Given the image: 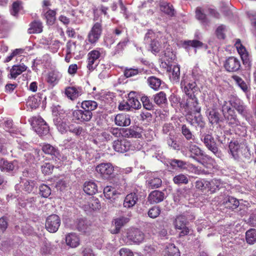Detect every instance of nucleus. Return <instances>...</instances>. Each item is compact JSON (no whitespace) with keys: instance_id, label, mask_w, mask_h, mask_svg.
<instances>
[{"instance_id":"1","label":"nucleus","mask_w":256,"mask_h":256,"mask_svg":"<svg viewBox=\"0 0 256 256\" xmlns=\"http://www.w3.org/2000/svg\"><path fill=\"white\" fill-rule=\"evenodd\" d=\"M229 102L239 114L246 121H250L252 118L250 110L243 100L236 96L232 95L230 96Z\"/></svg>"},{"instance_id":"2","label":"nucleus","mask_w":256,"mask_h":256,"mask_svg":"<svg viewBox=\"0 0 256 256\" xmlns=\"http://www.w3.org/2000/svg\"><path fill=\"white\" fill-rule=\"evenodd\" d=\"M180 104L182 108L188 112L199 114L201 110L200 107L198 106V100L196 95L183 96Z\"/></svg>"},{"instance_id":"3","label":"nucleus","mask_w":256,"mask_h":256,"mask_svg":"<svg viewBox=\"0 0 256 256\" xmlns=\"http://www.w3.org/2000/svg\"><path fill=\"white\" fill-rule=\"evenodd\" d=\"M181 88L185 94V96L196 95L199 91V88L195 81L190 80L188 76H184L180 82Z\"/></svg>"},{"instance_id":"4","label":"nucleus","mask_w":256,"mask_h":256,"mask_svg":"<svg viewBox=\"0 0 256 256\" xmlns=\"http://www.w3.org/2000/svg\"><path fill=\"white\" fill-rule=\"evenodd\" d=\"M201 140L208 149L210 150L216 157L222 158L223 154L218 148L214 137L209 134H204L201 136Z\"/></svg>"},{"instance_id":"5","label":"nucleus","mask_w":256,"mask_h":256,"mask_svg":"<svg viewBox=\"0 0 256 256\" xmlns=\"http://www.w3.org/2000/svg\"><path fill=\"white\" fill-rule=\"evenodd\" d=\"M32 125L35 132L40 136L46 135L49 132V126L41 117H33Z\"/></svg>"},{"instance_id":"6","label":"nucleus","mask_w":256,"mask_h":256,"mask_svg":"<svg viewBox=\"0 0 256 256\" xmlns=\"http://www.w3.org/2000/svg\"><path fill=\"white\" fill-rule=\"evenodd\" d=\"M54 123L58 130L62 134L68 131V116L64 113H59L53 119Z\"/></svg>"},{"instance_id":"7","label":"nucleus","mask_w":256,"mask_h":256,"mask_svg":"<svg viewBox=\"0 0 256 256\" xmlns=\"http://www.w3.org/2000/svg\"><path fill=\"white\" fill-rule=\"evenodd\" d=\"M226 109V112L223 114L226 123L232 128L240 126V121L235 111L230 106H227Z\"/></svg>"},{"instance_id":"8","label":"nucleus","mask_w":256,"mask_h":256,"mask_svg":"<svg viewBox=\"0 0 256 256\" xmlns=\"http://www.w3.org/2000/svg\"><path fill=\"white\" fill-rule=\"evenodd\" d=\"M114 150L118 152L124 153L130 150H134L131 142L126 139L117 140L112 143Z\"/></svg>"},{"instance_id":"9","label":"nucleus","mask_w":256,"mask_h":256,"mask_svg":"<svg viewBox=\"0 0 256 256\" xmlns=\"http://www.w3.org/2000/svg\"><path fill=\"white\" fill-rule=\"evenodd\" d=\"M220 182L216 180L209 182L205 180H199L196 182L195 186L196 188L204 190L206 188H210V190L212 192H214L216 189H219V185Z\"/></svg>"},{"instance_id":"10","label":"nucleus","mask_w":256,"mask_h":256,"mask_svg":"<svg viewBox=\"0 0 256 256\" xmlns=\"http://www.w3.org/2000/svg\"><path fill=\"white\" fill-rule=\"evenodd\" d=\"M96 172L105 179L110 178L114 174V168L110 162L102 163L96 168Z\"/></svg>"},{"instance_id":"11","label":"nucleus","mask_w":256,"mask_h":256,"mask_svg":"<svg viewBox=\"0 0 256 256\" xmlns=\"http://www.w3.org/2000/svg\"><path fill=\"white\" fill-rule=\"evenodd\" d=\"M60 224V220L56 214H52L48 216L46 222V229L50 232H56L58 230Z\"/></svg>"},{"instance_id":"12","label":"nucleus","mask_w":256,"mask_h":256,"mask_svg":"<svg viewBox=\"0 0 256 256\" xmlns=\"http://www.w3.org/2000/svg\"><path fill=\"white\" fill-rule=\"evenodd\" d=\"M174 225L176 230H180V236H184L188 234L190 230L186 226V220L185 216L180 215L177 216L174 222Z\"/></svg>"},{"instance_id":"13","label":"nucleus","mask_w":256,"mask_h":256,"mask_svg":"<svg viewBox=\"0 0 256 256\" xmlns=\"http://www.w3.org/2000/svg\"><path fill=\"white\" fill-rule=\"evenodd\" d=\"M224 66L228 72H236L240 70V60L234 56H230L224 62Z\"/></svg>"},{"instance_id":"14","label":"nucleus","mask_w":256,"mask_h":256,"mask_svg":"<svg viewBox=\"0 0 256 256\" xmlns=\"http://www.w3.org/2000/svg\"><path fill=\"white\" fill-rule=\"evenodd\" d=\"M100 56V52L98 50H92L88 52V54L87 68L92 70H94L99 64V58Z\"/></svg>"},{"instance_id":"15","label":"nucleus","mask_w":256,"mask_h":256,"mask_svg":"<svg viewBox=\"0 0 256 256\" xmlns=\"http://www.w3.org/2000/svg\"><path fill=\"white\" fill-rule=\"evenodd\" d=\"M102 32V24L99 22L94 24L88 36L89 42L92 44L96 43L100 38Z\"/></svg>"},{"instance_id":"16","label":"nucleus","mask_w":256,"mask_h":256,"mask_svg":"<svg viewBox=\"0 0 256 256\" xmlns=\"http://www.w3.org/2000/svg\"><path fill=\"white\" fill-rule=\"evenodd\" d=\"M128 239L134 244H140L143 242L144 234L138 229H132L127 232Z\"/></svg>"},{"instance_id":"17","label":"nucleus","mask_w":256,"mask_h":256,"mask_svg":"<svg viewBox=\"0 0 256 256\" xmlns=\"http://www.w3.org/2000/svg\"><path fill=\"white\" fill-rule=\"evenodd\" d=\"M42 150L46 154L50 155L55 161L58 162L60 160L62 156L57 148L48 144H44L42 146Z\"/></svg>"},{"instance_id":"18","label":"nucleus","mask_w":256,"mask_h":256,"mask_svg":"<svg viewBox=\"0 0 256 256\" xmlns=\"http://www.w3.org/2000/svg\"><path fill=\"white\" fill-rule=\"evenodd\" d=\"M122 138H140L142 137V131L138 126H130L128 128H122Z\"/></svg>"},{"instance_id":"19","label":"nucleus","mask_w":256,"mask_h":256,"mask_svg":"<svg viewBox=\"0 0 256 256\" xmlns=\"http://www.w3.org/2000/svg\"><path fill=\"white\" fill-rule=\"evenodd\" d=\"M73 116L75 119L80 122H86L91 120L92 114L90 110H77L73 112Z\"/></svg>"},{"instance_id":"20","label":"nucleus","mask_w":256,"mask_h":256,"mask_svg":"<svg viewBox=\"0 0 256 256\" xmlns=\"http://www.w3.org/2000/svg\"><path fill=\"white\" fill-rule=\"evenodd\" d=\"M83 93L82 89L78 86H68L65 88V94L72 100L76 99Z\"/></svg>"},{"instance_id":"21","label":"nucleus","mask_w":256,"mask_h":256,"mask_svg":"<svg viewBox=\"0 0 256 256\" xmlns=\"http://www.w3.org/2000/svg\"><path fill=\"white\" fill-rule=\"evenodd\" d=\"M165 197V194L164 192L154 190L149 194L148 201L151 204H158L163 201Z\"/></svg>"},{"instance_id":"22","label":"nucleus","mask_w":256,"mask_h":256,"mask_svg":"<svg viewBox=\"0 0 256 256\" xmlns=\"http://www.w3.org/2000/svg\"><path fill=\"white\" fill-rule=\"evenodd\" d=\"M115 124L120 126H126L130 124L131 120L130 115L120 114L115 116Z\"/></svg>"},{"instance_id":"23","label":"nucleus","mask_w":256,"mask_h":256,"mask_svg":"<svg viewBox=\"0 0 256 256\" xmlns=\"http://www.w3.org/2000/svg\"><path fill=\"white\" fill-rule=\"evenodd\" d=\"M130 220V218L127 216H120L115 219L114 222L116 228L112 232V234H116L120 232V228L126 224Z\"/></svg>"},{"instance_id":"24","label":"nucleus","mask_w":256,"mask_h":256,"mask_svg":"<svg viewBox=\"0 0 256 256\" xmlns=\"http://www.w3.org/2000/svg\"><path fill=\"white\" fill-rule=\"evenodd\" d=\"M190 153V157L196 160L205 156L204 152L197 146L190 144L188 148Z\"/></svg>"},{"instance_id":"25","label":"nucleus","mask_w":256,"mask_h":256,"mask_svg":"<svg viewBox=\"0 0 256 256\" xmlns=\"http://www.w3.org/2000/svg\"><path fill=\"white\" fill-rule=\"evenodd\" d=\"M42 98L38 94L29 96L26 100V106L32 110L36 108L40 105Z\"/></svg>"},{"instance_id":"26","label":"nucleus","mask_w":256,"mask_h":256,"mask_svg":"<svg viewBox=\"0 0 256 256\" xmlns=\"http://www.w3.org/2000/svg\"><path fill=\"white\" fill-rule=\"evenodd\" d=\"M42 13H44V18L46 19L47 24L50 26L52 25L56 20V10L44 8L42 10Z\"/></svg>"},{"instance_id":"27","label":"nucleus","mask_w":256,"mask_h":256,"mask_svg":"<svg viewBox=\"0 0 256 256\" xmlns=\"http://www.w3.org/2000/svg\"><path fill=\"white\" fill-rule=\"evenodd\" d=\"M24 184L22 190L28 193L34 194L37 192L38 186L36 182L32 180H24L22 182Z\"/></svg>"},{"instance_id":"28","label":"nucleus","mask_w":256,"mask_h":256,"mask_svg":"<svg viewBox=\"0 0 256 256\" xmlns=\"http://www.w3.org/2000/svg\"><path fill=\"white\" fill-rule=\"evenodd\" d=\"M138 199V196L135 192L129 194L124 198V206L127 208H132L136 204Z\"/></svg>"},{"instance_id":"29","label":"nucleus","mask_w":256,"mask_h":256,"mask_svg":"<svg viewBox=\"0 0 256 256\" xmlns=\"http://www.w3.org/2000/svg\"><path fill=\"white\" fill-rule=\"evenodd\" d=\"M27 67L24 64L14 65L10 70V78L16 79L22 72L26 70Z\"/></svg>"},{"instance_id":"30","label":"nucleus","mask_w":256,"mask_h":256,"mask_svg":"<svg viewBox=\"0 0 256 256\" xmlns=\"http://www.w3.org/2000/svg\"><path fill=\"white\" fill-rule=\"evenodd\" d=\"M62 77L60 72L57 71H51L48 74L46 82L51 85L54 86L57 84Z\"/></svg>"},{"instance_id":"31","label":"nucleus","mask_w":256,"mask_h":256,"mask_svg":"<svg viewBox=\"0 0 256 256\" xmlns=\"http://www.w3.org/2000/svg\"><path fill=\"white\" fill-rule=\"evenodd\" d=\"M29 26L28 32L30 34L40 33L42 31V24L40 20H35L30 22Z\"/></svg>"},{"instance_id":"32","label":"nucleus","mask_w":256,"mask_h":256,"mask_svg":"<svg viewBox=\"0 0 256 256\" xmlns=\"http://www.w3.org/2000/svg\"><path fill=\"white\" fill-rule=\"evenodd\" d=\"M83 190L86 194L93 195L98 192V186L94 182H86L84 184Z\"/></svg>"},{"instance_id":"33","label":"nucleus","mask_w":256,"mask_h":256,"mask_svg":"<svg viewBox=\"0 0 256 256\" xmlns=\"http://www.w3.org/2000/svg\"><path fill=\"white\" fill-rule=\"evenodd\" d=\"M66 242L71 248H76L80 244L79 238L76 234H70L66 236Z\"/></svg>"},{"instance_id":"34","label":"nucleus","mask_w":256,"mask_h":256,"mask_svg":"<svg viewBox=\"0 0 256 256\" xmlns=\"http://www.w3.org/2000/svg\"><path fill=\"white\" fill-rule=\"evenodd\" d=\"M230 153L234 160H237L239 158L238 150H240V145L236 141L231 142L228 146Z\"/></svg>"},{"instance_id":"35","label":"nucleus","mask_w":256,"mask_h":256,"mask_svg":"<svg viewBox=\"0 0 256 256\" xmlns=\"http://www.w3.org/2000/svg\"><path fill=\"white\" fill-rule=\"evenodd\" d=\"M147 82L151 88L158 90L162 84V80L156 76H151L147 79Z\"/></svg>"},{"instance_id":"36","label":"nucleus","mask_w":256,"mask_h":256,"mask_svg":"<svg viewBox=\"0 0 256 256\" xmlns=\"http://www.w3.org/2000/svg\"><path fill=\"white\" fill-rule=\"evenodd\" d=\"M224 204L226 208L234 210L237 208L240 202L238 199L232 196H228L224 202Z\"/></svg>"},{"instance_id":"37","label":"nucleus","mask_w":256,"mask_h":256,"mask_svg":"<svg viewBox=\"0 0 256 256\" xmlns=\"http://www.w3.org/2000/svg\"><path fill=\"white\" fill-rule=\"evenodd\" d=\"M153 99L154 102L159 106L167 102L166 94L164 92H160L154 95Z\"/></svg>"},{"instance_id":"38","label":"nucleus","mask_w":256,"mask_h":256,"mask_svg":"<svg viewBox=\"0 0 256 256\" xmlns=\"http://www.w3.org/2000/svg\"><path fill=\"white\" fill-rule=\"evenodd\" d=\"M164 256H180V252L174 244H170L166 246Z\"/></svg>"},{"instance_id":"39","label":"nucleus","mask_w":256,"mask_h":256,"mask_svg":"<svg viewBox=\"0 0 256 256\" xmlns=\"http://www.w3.org/2000/svg\"><path fill=\"white\" fill-rule=\"evenodd\" d=\"M14 166L11 162H8L6 160L0 158V170L2 171L10 172L12 171Z\"/></svg>"},{"instance_id":"40","label":"nucleus","mask_w":256,"mask_h":256,"mask_svg":"<svg viewBox=\"0 0 256 256\" xmlns=\"http://www.w3.org/2000/svg\"><path fill=\"white\" fill-rule=\"evenodd\" d=\"M180 131L183 136L188 140H194V136L189 128L185 124L180 125Z\"/></svg>"},{"instance_id":"41","label":"nucleus","mask_w":256,"mask_h":256,"mask_svg":"<svg viewBox=\"0 0 256 256\" xmlns=\"http://www.w3.org/2000/svg\"><path fill=\"white\" fill-rule=\"evenodd\" d=\"M147 182L148 187L152 189L158 188L162 184V180L158 177H151Z\"/></svg>"},{"instance_id":"42","label":"nucleus","mask_w":256,"mask_h":256,"mask_svg":"<svg viewBox=\"0 0 256 256\" xmlns=\"http://www.w3.org/2000/svg\"><path fill=\"white\" fill-rule=\"evenodd\" d=\"M81 107L83 110L92 112V110L96 108L98 104L94 100H84L82 102Z\"/></svg>"},{"instance_id":"43","label":"nucleus","mask_w":256,"mask_h":256,"mask_svg":"<svg viewBox=\"0 0 256 256\" xmlns=\"http://www.w3.org/2000/svg\"><path fill=\"white\" fill-rule=\"evenodd\" d=\"M246 242L250 244H252L256 242V230L251 228L246 233Z\"/></svg>"},{"instance_id":"44","label":"nucleus","mask_w":256,"mask_h":256,"mask_svg":"<svg viewBox=\"0 0 256 256\" xmlns=\"http://www.w3.org/2000/svg\"><path fill=\"white\" fill-rule=\"evenodd\" d=\"M160 8L162 12L170 16L174 15V10L172 6L170 3L164 2L160 5Z\"/></svg>"},{"instance_id":"45","label":"nucleus","mask_w":256,"mask_h":256,"mask_svg":"<svg viewBox=\"0 0 256 256\" xmlns=\"http://www.w3.org/2000/svg\"><path fill=\"white\" fill-rule=\"evenodd\" d=\"M188 181L189 180L188 176L182 174L176 176L173 178L174 182L178 185L187 184Z\"/></svg>"},{"instance_id":"46","label":"nucleus","mask_w":256,"mask_h":256,"mask_svg":"<svg viewBox=\"0 0 256 256\" xmlns=\"http://www.w3.org/2000/svg\"><path fill=\"white\" fill-rule=\"evenodd\" d=\"M208 116L210 122L212 124H218L220 120V114L214 110H210Z\"/></svg>"},{"instance_id":"47","label":"nucleus","mask_w":256,"mask_h":256,"mask_svg":"<svg viewBox=\"0 0 256 256\" xmlns=\"http://www.w3.org/2000/svg\"><path fill=\"white\" fill-rule=\"evenodd\" d=\"M232 78L244 92L248 91V86L240 77L238 76H233Z\"/></svg>"},{"instance_id":"48","label":"nucleus","mask_w":256,"mask_h":256,"mask_svg":"<svg viewBox=\"0 0 256 256\" xmlns=\"http://www.w3.org/2000/svg\"><path fill=\"white\" fill-rule=\"evenodd\" d=\"M105 197L108 200L114 199L116 195L115 189L110 186H106L104 189Z\"/></svg>"},{"instance_id":"49","label":"nucleus","mask_w":256,"mask_h":256,"mask_svg":"<svg viewBox=\"0 0 256 256\" xmlns=\"http://www.w3.org/2000/svg\"><path fill=\"white\" fill-rule=\"evenodd\" d=\"M76 229L81 232H85L88 228V222L84 219H78L76 222Z\"/></svg>"},{"instance_id":"50","label":"nucleus","mask_w":256,"mask_h":256,"mask_svg":"<svg viewBox=\"0 0 256 256\" xmlns=\"http://www.w3.org/2000/svg\"><path fill=\"white\" fill-rule=\"evenodd\" d=\"M161 210L158 206L151 208L148 212V216L152 218H156L160 214Z\"/></svg>"},{"instance_id":"51","label":"nucleus","mask_w":256,"mask_h":256,"mask_svg":"<svg viewBox=\"0 0 256 256\" xmlns=\"http://www.w3.org/2000/svg\"><path fill=\"white\" fill-rule=\"evenodd\" d=\"M128 42V40L127 38H125L122 40L114 48V54H116L121 52L126 46Z\"/></svg>"},{"instance_id":"52","label":"nucleus","mask_w":256,"mask_h":256,"mask_svg":"<svg viewBox=\"0 0 256 256\" xmlns=\"http://www.w3.org/2000/svg\"><path fill=\"white\" fill-rule=\"evenodd\" d=\"M39 190L40 194L44 198H48L51 194V189L47 185H41Z\"/></svg>"},{"instance_id":"53","label":"nucleus","mask_w":256,"mask_h":256,"mask_svg":"<svg viewBox=\"0 0 256 256\" xmlns=\"http://www.w3.org/2000/svg\"><path fill=\"white\" fill-rule=\"evenodd\" d=\"M141 101L142 103L144 108L148 110H150L153 108L152 103L150 102V98L146 96H144L141 98Z\"/></svg>"},{"instance_id":"54","label":"nucleus","mask_w":256,"mask_h":256,"mask_svg":"<svg viewBox=\"0 0 256 256\" xmlns=\"http://www.w3.org/2000/svg\"><path fill=\"white\" fill-rule=\"evenodd\" d=\"M170 164L174 168H176L184 169L186 168V162L181 160H172L170 162Z\"/></svg>"},{"instance_id":"55","label":"nucleus","mask_w":256,"mask_h":256,"mask_svg":"<svg viewBox=\"0 0 256 256\" xmlns=\"http://www.w3.org/2000/svg\"><path fill=\"white\" fill-rule=\"evenodd\" d=\"M88 206L92 210H94L100 208V204L98 198H92L88 202Z\"/></svg>"},{"instance_id":"56","label":"nucleus","mask_w":256,"mask_h":256,"mask_svg":"<svg viewBox=\"0 0 256 256\" xmlns=\"http://www.w3.org/2000/svg\"><path fill=\"white\" fill-rule=\"evenodd\" d=\"M68 131H69L76 136H79L83 132V128L80 126H74L73 124H70L68 126Z\"/></svg>"},{"instance_id":"57","label":"nucleus","mask_w":256,"mask_h":256,"mask_svg":"<svg viewBox=\"0 0 256 256\" xmlns=\"http://www.w3.org/2000/svg\"><path fill=\"white\" fill-rule=\"evenodd\" d=\"M22 2L20 1H16L13 2L12 4V9L11 14L14 16H16L20 12L22 8Z\"/></svg>"},{"instance_id":"58","label":"nucleus","mask_w":256,"mask_h":256,"mask_svg":"<svg viewBox=\"0 0 256 256\" xmlns=\"http://www.w3.org/2000/svg\"><path fill=\"white\" fill-rule=\"evenodd\" d=\"M180 68L178 66H174L172 72V80L173 82H178L180 79Z\"/></svg>"},{"instance_id":"59","label":"nucleus","mask_w":256,"mask_h":256,"mask_svg":"<svg viewBox=\"0 0 256 256\" xmlns=\"http://www.w3.org/2000/svg\"><path fill=\"white\" fill-rule=\"evenodd\" d=\"M139 72L138 68H126L124 71V75L126 78H130L138 74Z\"/></svg>"},{"instance_id":"60","label":"nucleus","mask_w":256,"mask_h":256,"mask_svg":"<svg viewBox=\"0 0 256 256\" xmlns=\"http://www.w3.org/2000/svg\"><path fill=\"white\" fill-rule=\"evenodd\" d=\"M156 39V35L153 31L148 30L146 34L144 41L146 44H150Z\"/></svg>"},{"instance_id":"61","label":"nucleus","mask_w":256,"mask_h":256,"mask_svg":"<svg viewBox=\"0 0 256 256\" xmlns=\"http://www.w3.org/2000/svg\"><path fill=\"white\" fill-rule=\"evenodd\" d=\"M151 51L154 53H158L160 51V44L156 39L150 44H148Z\"/></svg>"},{"instance_id":"62","label":"nucleus","mask_w":256,"mask_h":256,"mask_svg":"<svg viewBox=\"0 0 256 256\" xmlns=\"http://www.w3.org/2000/svg\"><path fill=\"white\" fill-rule=\"evenodd\" d=\"M128 100V104L130 105L131 108L136 110H138L141 108V104L138 100V98Z\"/></svg>"},{"instance_id":"63","label":"nucleus","mask_w":256,"mask_h":256,"mask_svg":"<svg viewBox=\"0 0 256 256\" xmlns=\"http://www.w3.org/2000/svg\"><path fill=\"white\" fill-rule=\"evenodd\" d=\"M42 171L43 174H48L52 172L54 168L52 164L50 163H45L42 166Z\"/></svg>"},{"instance_id":"64","label":"nucleus","mask_w":256,"mask_h":256,"mask_svg":"<svg viewBox=\"0 0 256 256\" xmlns=\"http://www.w3.org/2000/svg\"><path fill=\"white\" fill-rule=\"evenodd\" d=\"M194 120L195 124H196L198 126L202 129L204 128L206 124L200 114H198V116H194Z\"/></svg>"}]
</instances>
